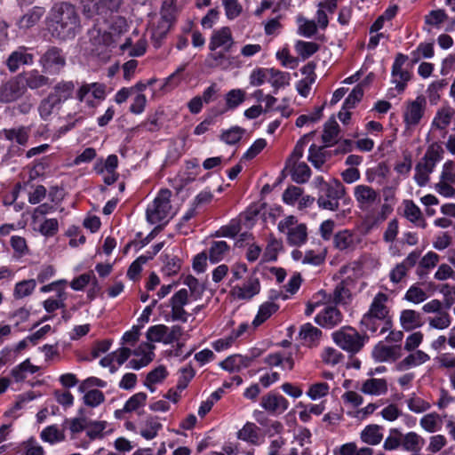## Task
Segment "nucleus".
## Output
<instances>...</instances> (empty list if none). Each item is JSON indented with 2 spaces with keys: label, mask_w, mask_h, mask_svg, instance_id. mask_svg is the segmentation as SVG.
<instances>
[{
  "label": "nucleus",
  "mask_w": 455,
  "mask_h": 455,
  "mask_svg": "<svg viewBox=\"0 0 455 455\" xmlns=\"http://www.w3.org/2000/svg\"><path fill=\"white\" fill-rule=\"evenodd\" d=\"M40 368L34 365L29 359H26L11 371V376L15 382L24 381L29 375H33L39 371Z\"/></svg>",
  "instance_id": "nucleus-40"
},
{
  "label": "nucleus",
  "mask_w": 455,
  "mask_h": 455,
  "mask_svg": "<svg viewBox=\"0 0 455 455\" xmlns=\"http://www.w3.org/2000/svg\"><path fill=\"white\" fill-rule=\"evenodd\" d=\"M122 2L123 0H84V14L88 18L99 15L106 20L113 12L119 10Z\"/></svg>",
  "instance_id": "nucleus-12"
},
{
  "label": "nucleus",
  "mask_w": 455,
  "mask_h": 455,
  "mask_svg": "<svg viewBox=\"0 0 455 455\" xmlns=\"http://www.w3.org/2000/svg\"><path fill=\"white\" fill-rule=\"evenodd\" d=\"M359 242L357 234L347 228L336 232L332 240L334 248L340 251H354Z\"/></svg>",
  "instance_id": "nucleus-21"
},
{
  "label": "nucleus",
  "mask_w": 455,
  "mask_h": 455,
  "mask_svg": "<svg viewBox=\"0 0 455 455\" xmlns=\"http://www.w3.org/2000/svg\"><path fill=\"white\" fill-rule=\"evenodd\" d=\"M237 438L252 445H259L264 440L260 428L252 422H246L237 432Z\"/></svg>",
  "instance_id": "nucleus-32"
},
{
  "label": "nucleus",
  "mask_w": 455,
  "mask_h": 455,
  "mask_svg": "<svg viewBox=\"0 0 455 455\" xmlns=\"http://www.w3.org/2000/svg\"><path fill=\"white\" fill-rule=\"evenodd\" d=\"M283 249V242L270 235L266 246L263 258L266 261H275L277 259L278 252Z\"/></svg>",
  "instance_id": "nucleus-58"
},
{
  "label": "nucleus",
  "mask_w": 455,
  "mask_h": 455,
  "mask_svg": "<svg viewBox=\"0 0 455 455\" xmlns=\"http://www.w3.org/2000/svg\"><path fill=\"white\" fill-rule=\"evenodd\" d=\"M279 307L272 301H266L261 304L258 309L257 315H255L251 325L253 328H258L268 318H270L277 310Z\"/></svg>",
  "instance_id": "nucleus-43"
},
{
  "label": "nucleus",
  "mask_w": 455,
  "mask_h": 455,
  "mask_svg": "<svg viewBox=\"0 0 455 455\" xmlns=\"http://www.w3.org/2000/svg\"><path fill=\"white\" fill-rule=\"evenodd\" d=\"M424 439L416 432H408L403 435L402 448L406 451L419 452L423 444Z\"/></svg>",
  "instance_id": "nucleus-46"
},
{
  "label": "nucleus",
  "mask_w": 455,
  "mask_h": 455,
  "mask_svg": "<svg viewBox=\"0 0 455 455\" xmlns=\"http://www.w3.org/2000/svg\"><path fill=\"white\" fill-rule=\"evenodd\" d=\"M403 360L398 362L395 369L399 371H404L411 368L419 366L430 360V356L422 350L411 351Z\"/></svg>",
  "instance_id": "nucleus-31"
},
{
  "label": "nucleus",
  "mask_w": 455,
  "mask_h": 455,
  "mask_svg": "<svg viewBox=\"0 0 455 455\" xmlns=\"http://www.w3.org/2000/svg\"><path fill=\"white\" fill-rule=\"evenodd\" d=\"M322 331L310 323L300 326L299 336L303 344L309 347H317L322 338Z\"/></svg>",
  "instance_id": "nucleus-34"
},
{
  "label": "nucleus",
  "mask_w": 455,
  "mask_h": 455,
  "mask_svg": "<svg viewBox=\"0 0 455 455\" xmlns=\"http://www.w3.org/2000/svg\"><path fill=\"white\" fill-rule=\"evenodd\" d=\"M233 44L234 40L230 28L223 27L212 33L209 43V49L214 52L218 48L222 47L224 52H229Z\"/></svg>",
  "instance_id": "nucleus-26"
},
{
  "label": "nucleus",
  "mask_w": 455,
  "mask_h": 455,
  "mask_svg": "<svg viewBox=\"0 0 455 455\" xmlns=\"http://www.w3.org/2000/svg\"><path fill=\"white\" fill-rule=\"evenodd\" d=\"M75 90L76 85L73 81L61 80L54 85L51 94L62 104L73 97Z\"/></svg>",
  "instance_id": "nucleus-41"
},
{
  "label": "nucleus",
  "mask_w": 455,
  "mask_h": 455,
  "mask_svg": "<svg viewBox=\"0 0 455 455\" xmlns=\"http://www.w3.org/2000/svg\"><path fill=\"white\" fill-rule=\"evenodd\" d=\"M260 290L261 284L259 277L251 275L242 282L231 285L229 295L236 301H249L257 296Z\"/></svg>",
  "instance_id": "nucleus-11"
},
{
  "label": "nucleus",
  "mask_w": 455,
  "mask_h": 455,
  "mask_svg": "<svg viewBox=\"0 0 455 455\" xmlns=\"http://www.w3.org/2000/svg\"><path fill=\"white\" fill-rule=\"evenodd\" d=\"M427 322L430 328L436 330H444L451 325V317L448 311L445 309V311L440 312L435 316L428 317Z\"/></svg>",
  "instance_id": "nucleus-60"
},
{
  "label": "nucleus",
  "mask_w": 455,
  "mask_h": 455,
  "mask_svg": "<svg viewBox=\"0 0 455 455\" xmlns=\"http://www.w3.org/2000/svg\"><path fill=\"white\" fill-rule=\"evenodd\" d=\"M408 60L407 55L398 52L392 65L391 82L395 84V90L398 93H403L405 91L408 83L411 80L413 76L411 71L403 68Z\"/></svg>",
  "instance_id": "nucleus-13"
},
{
  "label": "nucleus",
  "mask_w": 455,
  "mask_h": 455,
  "mask_svg": "<svg viewBox=\"0 0 455 455\" xmlns=\"http://www.w3.org/2000/svg\"><path fill=\"white\" fill-rule=\"evenodd\" d=\"M264 363L270 367H280L283 371H290L294 368V360L291 355L281 352L268 354Z\"/></svg>",
  "instance_id": "nucleus-37"
},
{
  "label": "nucleus",
  "mask_w": 455,
  "mask_h": 455,
  "mask_svg": "<svg viewBox=\"0 0 455 455\" xmlns=\"http://www.w3.org/2000/svg\"><path fill=\"white\" fill-rule=\"evenodd\" d=\"M41 439L44 442L51 444H55L64 441L65 435L56 425L46 427L40 434Z\"/></svg>",
  "instance_id": "nucleus-56"
},
{
  "label": "nucleus",
  "mask_w": 455,
  "mask_h": 455,
  "mask_svg": "<svg viewBox=\"0 0 455 455\" xmlns=\"http://www.w3.org/2000/svg\"><path fill=\"white\" fill-rule=\"evenodd\" d=\"M402 328L406 331H413L423 325L421 315L412 309H403L399 317Z\"/></svg>",
  "instance_id": "nucleus-38"
},
{
  "label": "nucleus",
  "mask_w": 455,
  "mask_h": 455,
  "mask_svg": "<svg viewBox=\"0 0 455 455\" xmlns=\"http://www.w3.org/2000/svg\"><path fill=\"white\" fill-rule=\"evenodd\" d=\"M107 387V382L97 377H89L78 386V392L83 394L84 404L90 408H96L105 402V395L98 388Z\"/></svg>",
  "instance_id": "nucleus-7"
},
{
  "label": "nucleus",
  "mask_w": 455,
  "mask_h": 455,
  "mask_svg": "<svg viewBox=\"0 0 455 455\" xmlns=\"http://www.w3.org/2000/svg\"><path fill=\"white\" fill-rule=\"evenodd\" d=\"M260 406L272 414H281L289 407L288 400L279 394H267L261 398Z\"/></svg>",
  "instance_id": "nucleus-28"
},
{
  "label": "nucleus",
  "mask_w": 455,
  "mask_h": 455,
  "mask_svg": "<svg viewBox=\"0 0 455 455\" xmlns=\"http://www.w3.org/2000/svg\"><path fill=\"white\" fill-rule=\"evenodd\" d=\"M47 30L57 41L74 39L82 30L81 16L70 2H57L51 7L45 20Z\"/></svg>",
  "instance_id": "nucleus-1"
},
{
  "label": "nucleus",
  "mask_w": 455,
  "mask_h": 455,
  "mask_svg": "<svg viewBox=\"0 0 455 455\" xmlns=\"http://www.w3.org/2000/svg\"><path fill=\"white\" fill-rule=\"evenodd\" d=\"M403 434L398 428H391L384 441L383 448L386 451H395L402 446Z\"/></svg>",
  "instance_id": "nucleus-63"
},
{
  "label": "nucleus",
  "mask_w": 455,
  "mask_h": 455,
  "mask_svg": "<svg viewBox=\"0 0 455 455\" xmlns=\"http://www.w3.org/2000/svg\"><path fill=\"white\" fill-rule=\"evenodd\" d=\"M40 63L45 71L57 75L65 67L66 58L61 49L52 46L43 54Z\"/></svg>",
  "instance_id": "nucleus-17"
},
{
  "label": "nucleus",
  "mask_w": 455,
  "mask_h": 455,
  "mask_svg": "<svg viewBox=\"0 0 455 455\" xmlns=\"http://www.w3.org/2000/svg\"><path fill=\"white\" fill-rule=\"evenodd\" d=\"M245 100V92L242 89H232L225 95L226 106L222 109H212L214 116L223 115L227 111L234 110Z\"/></svg>",
  "instance_id": "nucleus-30"
},
{
  "label": "nucleus",
  "mask_w": 455,
  "mask_h": 455,
  "mask_svg": "<svg viewBox=\"0 0 455 455\" xmlns=\"http://www.w3.org/2000/svg\"><path fill=\"white\" fill-rule=\"evenodd\" d=\"M345 195V188L342 183L333 179L330 180V186L318 191L317 205L320 209L337 211L339 206V200Z\"/></svg>",
  "instance_id": "nucleus-10"
},
{
  "label": "nucleus",
  "mask_w": 455,
  "mask_h": 455,
  "mask_svg": "<svg viewBox=\"0 0 455 455\" xmlns=\"http://www.w3.org/2000/svg\"><path fill=\"white\" fill-rule=\"evenodd\" d=\"M354 195L362 210L369 209L379 201L378 193L372 188L366 185L356 186Z\"/></svg>",
  "instance_id": "nucleus-29"
},
{
  "label": "nucleus",
  "mask_w": 455,
  "mask_h": 455,
  "mask_svg": "<svg viewBox=\"0 0 455 455\" xmlns=\"http://www.w3.org/2000/svg\"><path fill=\"white\" fill-rule=\"evenodd\" d=\"M251 359L242 355H232L220 362V366L228 372H238L250 366Z\"/></svg>",
  "instance_id": "nucleus-35"
},
{
  "label": "nucleus",
  "mask_w": 455,
  "mask_h": 455,
  "mask_svg": "<svg viewBox=\"0 0 455 455\" xmlns=\"http://www.w3.org/2000/svg\"><path fill=\"white\" fill-rule=\"evenodd\" d=\"M188 302V291L185 288H181L171 297L168 302L159 305V315L168 323L176 321L187 323L189 318V314L184 307Z\"/></svg>",
  "instance_id": "nucleus-2"
},
{
  "label": "nucleus",
  "mask_w": 455,
  "mask_h": 455,
  "mask_svg": "<svg viewBox=\"0 0 455 455\" xmlns=\"http://www.w3.org/2000/svg\"><path fill=\"white\" fill-rule=\"evenodd\" d=\"M285 169L291 175V180L297 184H304L311 177V170L305 162L285 164Z\"/></svg>",
  "instance_id": "nucleus-36"
},
{
  "label": "nucleus",
  "mask_w": 455,
  "mask_h": 455,
  "mask_svg": "<svg viewBox=\"0 0 455 455\" xmlns=\"http://www.w3.org/2000/svg\"><path fill=\"white\" fill-rule=\"evenodd\" d=\"M295 50L302 60H307L319 50V44L315 42L299 40L295 44Z\"/></svg>",
  "instance_id": "nucleus-59"
},
{
  "label": "nucleus",
  "mask_w": 455,
  "mask_h": 455,
  "mask_svg": "<svg viewBox=\"0 0 455 455\" xmlns=\"http://www.w3.org/2000/svg\"><path fill=\"white\" fill-rule=\"evenodd\" d=\"M277 229L285 235L286 242L290 246L300 247L307 241V227L299 222L297 217L290 215L278 222Z\"/></svg>",
  "instance_id": "nucleus-6"
},
{
  "label": "nucleus",
  "mask_w": 455,
  "mask_h": 455,
  "mask_svg": "<svg viewBox=\"0 0 455 455\" xmlns=\"http://www.w3.org/2000/svg\"><path fill=\"white\" fill-rule=\"evenodd\" d=\"M131 355L132 350L130 348L121 347L102 357L100 360V364L104 368H108L110 373H115L129 359Z\"/></svg>",
  "instance_id": "nucleus-20"
},
{
  "label": "nucleus",
  "mask_w": 455,
  "mask_h": 455,
  "mask_svg": "<svg viewBox=\"0 0 455 455\" xmlns=\"http://www.w3.org/2000/svg\"><path fill=\"white\" fill-rule=\"evenodd\" d=\"M427 107L426 98L418 96L414 100L408 101L403 112V119L408 126H415L419 124Z\"/></svg>",
  "instance_id": "nucleus-18"
},
{
  "label": "nucleus",
  "mask_w": 455,
  "mask_h": 455,
  "mask_svg": "<svg viewBox=\"0 0 455 455\" xmlns=\"http://www.w3.org/2000/svg\"><path fill=\"white\" fill-rule=\"evenodd\" d=\"M403 215L411 222L417 224L421 228L426 227V222L422 218L420 209L411 200H404Z\"/></svg>",
  "instance_id": "nucleus-45"
},
{
  "label": "nucleus",
  "mask_w": 455,
  "mask_h": 455,
  "mask_svg": "<svg viewBox=\"0 0 455 455\" xmlns=\"http://www.w3.org/2000/svg\"><path fill=\"white\" fill-rule=\"evenodd\" d=\"M168 376V371L164 365H158L150 371L145 379L144 385L151 392L156 391V386L162 383Z\"/></svg>",
  "instance_id": "nucleus-42"
},
{
  "label": "nucleus",
  "mask_w": 455,
  "mask_h": 455,
  "mask_svg": "<svg viewBox=\"0 0 455 455\" xmlns=\"http://www.w3.org/2000/svg\"><path fill=\"white\" fill-rule=\"evenodd\" d=\"M291 76L288 72H283L275 68H270L269 83L274 87V92L276 93L280 88L285 87L290 84Z\"/></svg>",
  "instance_id": "nucleus-55"
},
{
  "label": "nucleus",
  "mask_w": 455,
  "mask_h": 455,
  "mask_svg": "<svg viewBox=\"0 0 455 455\" xmlns=\"http://www.w3.org/2000/svg\"><path fill=\"white\" fill-rule=\"evenodd\" d=\"M167 331L168 326L164 324H156L150 326L146 333V337L148 339L147 342H149L151 344H153V342H158L166 345Z\"/></svg>",
  "instance_id": "nucleus-52"
},
{
  "label": "nucleus",
  "mask_w": 455,
  "mask_h": 455,
  "mask_svg": "<svg viewBox=\"0 0 455 455\" xmlns=\"http://www.w3.org/2000/svg\"><path fill=\"white\" fill-rule=\"evenodd\" d=\"M454 115L455 110L450 106H443L437 110L427 135V142H441L446 138L447 128Z\"/></svg>",
  "instance_id": "nucleus-9"
},
{
  "label": "nucleus",
  "mask_w": 455,
  "mask_h": 455,
  "mask_svg": "<svg viewBox=\"0 0 455 455\" xmlns=\"http://www.w3.org/2000/svg\"><path fill=\"white\" fill-rule=\"evenodd\" d=\"M26 92V85L21 77L16 76L0 85V102L11 103L21 98Z\"/></svg>",
  "instance_id": "nucleus-16"
},
{
  "label": "nucleus",
  "mask_w": 455,
  "mask_h": 455,
  "mask_svg": "<svg viewBox=\"0 0 455 455\" xmlns=\"http://www.w3.org/2000/svg\"><path fill=\"white\" fill-rule=\"evenodd\" d=\"M334 343L350 354L358 353L365 343V339L355 328L343 326L331 334Z\"/></svg>",
  "instance_id": "nucleus-8"
},
{
  "label": "nucleus",
  "mask_w": 455,
  "mask_h": 455,
  "mask_svg": "<svg viewBox=\"0 0 455 455\" xmlns=\"http://www.w3.org/2000/svg\"><path fill=\"white\" fill-rule=\"evenodd\" d=\"M428 298V294L419 283H414L407 290L403 299L413 304L424 302Z\"/></svg>",
  "instance_id": "nucleus-57"
},
{
  "label": "nucleus",
  "mask_w": 455,
  "mask_h": 455,
  "mask_svg": "<svg viewBox=\"0 0 455 455\" xmlns=\"http://www.w3.org/2000/svg\"><path fill=\"white\" fill-rule=\"evenodd\" d=\"M155 345L149 342H141L135 349L132 351L136 358L131 359L126 367L139 371L148 366L155 358Z\"/></svg>",
  "instance_id": "nucleus-15"
},
{
  "label": "nucleus",
  "mask_w": 455,
  "mask_h": 455,
  "mask_svg": "<svg viewBox=\"0 0 455 455\" xmlns=\"http://www.w3.org/2000/svg\"><path fill=\"white\" fill-rule=\"evenodd\" d=\"M118 165V159L116 155H109L105 161L99 160L94 164V170L97 173L101 174L107 172L109 176L105 179V182L108 185L114 183L117 176L115 173Z\"/></svg>",
  "instance_id": "nucleus-33"
},
{
  "label": "nucleus",
  "mask_w": 455,
  "mask_h": 455,
  "mask_svg": "<svg viewBox=\"0 0 455 455\" xmlns=\"http://www.w3.org/2000/svg\"><path fill=\"white\" fill-rule=\"evenodd\" d=\"M61 103L51 93L41 100L38 111L42 118H48L55 110L59 109Z\"/></svg>",
  "instance_id": "nucleus-54"
},
{
  "label": "nucleus",
  "mask_w": 455,
  "mask_h": 455,
  "mask_svg": "<svg viewBox=\"0 0 455 455\" xmlns=\"http://www.w3.org/2000/svg\"><path fill=\"white\" fill-rule=\"evenodd\" d=\"M36 287V279H26L15 283L13 288V298L15 299H21L30 296Z\"/></svg>",
  "instance_id": "nucleus-49"
},
{
  "label": "nucleus",
  "mask_w": 455,
  "mask_h": 455,
  "mask_svg": "<svg viewBox=\"0 0 455 455\" xmlns=\"http://www.w3.org/2000/svg\"><path fill=\"white\" fill-rule=\"evenodd\" d=\"M335 144H311L308 149V161L317 170H322L323 164L328 161L332 155L331 147Z\"/></svg>",
  "instance_id": "nucleus-22"
},
{
  "label": "nucleus",
  "mask_w": 455,
  "mask_h": 455,
  "mask_svg": "<svg viewBox=\"0 0 455 455\" xmlns=\"http://www.w3.org/2000/svg\"><path fill=\"white\" fill-rule=\"evenodd\" d=\"M229 251V245L225 241L212 242L209 249V260L212 263L221 261Z\"/></svg>",
  "instance_id": "nucleus-53"
},
{
  "label": "nucleus",
  "mask_w": 455,
  "mask_h": 455,
  "mask_svg": "<svg viewBox=\"0 0 455 455\" xmlns=\"http://www.w3.org/2000/svg\"><path fill=\"white\" fill-rule=\"evenodd\" d=\"M360 390L369 395H382L388 390L387 382L385 379L371 378L363 382Z\"/></svg>",
  "instance_id": "nucleus-39"
},
{
  "label": "nucleus",
  "mask_w": 455,
  "mask_h": 455,
  "mask_svg": "<svg viewBox=\"0 0 455 455\" xmlns=\"http://www.w3.org/2000/svg\"><path fill=\"white\" fill-rule=\"evenodd\" d=\"M106 85L101 83H84L78 88L76 99L83 104L86 114L92 115L94 109L106 99Z\"/></svg>",
  "instance_id": "nucleus-5"
},
{
  "label": "nucleus",
  "mask_w": 455,
  "mask_h": 455,
  "mask_svg": "<svg viewBox=\"0 0 455 455\" xmlns=\"http://www.w3.org/2000/svg\"><path fill=\"white\" fill-rule=\"evenodd\" d=\"M372 357L379 363H394L402 356V345H391L379 341L372 350Z\"/></svg>",
  "instance_id": "nucleus-19"
},
{
  "label": "nucleus",
  "mask_w": 455,
  "mask_h": 455,
  "mask_svg": "<svg viewBox=\"0 0 455 455\" xmlns=\"http://www.w3.org/2000/svg\"><path fill=\"white\" fill-rule=\"evenodd\" d=\"M320 356L323 363L331 366L339 364L344 358L338 349L331 347H324Z\"/></svg>",
  "instance_id": "nucleus-62"
},
{
  "label": "nucleus",
  "mask_w": 455,
  "mask_h": 455,
  "mask_svg": "<svg viewBox=\"0 0 455 455\" xmlns=\"http://www.w3.org/2000/svg\"><path fill=\"white\" fill-rule=\"evenodd\" d=\"M183 284L188 286L189 289L188 294L190 293V296L195 300L199 299L204 291V284H202L197 278L191 275H188L184 278Z\"/></svg>",
  "instance_id": "nucleus-61"
},
{
  "label": "nucleus",
  "mask_w": 455,
  "mask_h": 455,
  "mask_svg": "<svg viewBox=\"0 0 455 455\" xmlns=\"http://www.w3.org/2000/svg\"><path fill=\"white\" fill-rule=\"evenodd\" d=\"M443 153L441 144H430L424 156L415 167L414 180L419 187H424L428 183L429 175L443 159Z\"/></svg>",
  "instance_id": "nucleus-3"
},
{
  "label": "nucleus",
  "mask_w": 455,
  "mask_h": 455,
  "mask_svg": "<svg viewBox=\"0 0 455 455\" xmlns=\"http://www.w3.org/2000/svg\"><path fill=\"white\" fill-rule=\"evenodd\" d=\"M162 427L163 425L159 417L148 415L141 421H140L137 433L140 434L144 439L149 441L153 440L158 435V433Z\"/></svg>",
  "instance_id": "nucleus-25"
},
{
  "label": "nucleus",
  "mask_w": 455,
  "mask_h": 455,
  "mask_svg": "<svg viewBox=\"0 0 455 455\" xmlns=\"http://www.w3.org/2000/svg\"><path fill=\"white\" fill-rule=\"evenodd\" d=\"M419 425L426 432L435 433L442 429L443 420L439 414L431 412L420 419Z\"/></svg>",
  "instance_id": "nucleus-47"
},
{
  "label": "nucleus",
  "mask_w": 455,
  "mask_h": 455,
  "mask_svg": "<svg viewBox=\"0 0 455 455\" xmlns=\"http://www.w3.org/2000/svg\"><path fill=\"white\" fill-rule=\"evenodd\" d=\"M172 192L167 188L161 189L146 210L147 220L153 225L167 221L172 218Z\"/></svg>",
  "instance_id": "nucleus-4"
},
{
  "label": "nucleus",
  "mask_w": 455,
  "mask_h": 455,
  "mask_svg": "<svg viewBox=\"0 0 455 455\" xmlns=\"http://www.w3.org/2000/svg\"><path fill=\"white\" fill-rule=\"evenodd\" d=\"M408 409L414 413H422L427 411L431 405L425 399L418 396L415 394H412L406 400Z\"/></svg>",
  "instance_id": "nucleus-64"
},
{
  "label": "nucleus",
  "mask_w": 455,
  "mask_h": 455,
  "mask_svg": "<svg viewBox=\"0 0 455 455\" xmlns=\"http://www.w3.org/2000/svg\"><path fill=\"white\" fill-rule=\"evenodd\" d=\"M24 84L26 88L36 90L50 84V78L40 74L38 70L33 69L27 73Z\"/></svg>",
  "instance_id": "nucleus-50"
},
{
  "label": "nucleus",
  "mask_w": 455,
  "mask_h": 455,
  "mask_svg": "<svg viewBox=\"0 0 455 455\" xmlns=\"http://www.w3.org/2000/svg\"><path fill=\"white\" fill-rule=\"evenodd\" d=\"M44 12L45 9L44 7L34 6L20 19V28L28 29L34 27L38 23Z\"/></svg>",
  "instance_id": "nucleus-44"
},
{
  "label": "nucleus",
  "mask_w": 455,
  "mask_h": 455,
  "mask_svg": "<svg viewBox=\"0 0 455 455\" xmlns=\"http://www.w3.org/2000/svg\"><path fill=\"white\" fill-rule=\"evenodd\" d=\"M360 325L363 332L370 333L372 336H379L392 329L393 320L380 318L366 312L361 318Z\"/></svg>",
  "instance_id": "nucleus-14"
},
{
  "label": "nucleus",
  "mask_w": 455,
  "mask_h": 455,
  "mask_svg": "<svg viewBox=\"0 0 455 455\" xmlns=\"http://www.w3.org/2000/svg\"><path fill=\"white\" fill-rule=\"evenodd\" d=\"M389 302L390 299L388 295L379 291L373 297L367 313L380 318L393 320Z\"/></svg>",
  "instance_id": "nucleus-23"
},
{
  "label": "nucleus",
  "mask_w": 455,
  "mask_h": 455,
  "mask_svg": "<svg viewBox=\"0 0 455 455\" xmlns=\"http://www.w3.org/2000/svg\"><path fill=\"white\" fill-rule=\"evenodd\" d=\"M382 439L381 427L378 425H369L361 433V440L370 445H377Z\"/></svg>",
  "instance_id": "nucleus-48"
},
{
  "label": "nucleus",
  "mask_w": 455,
  "mask_h": 455,
  "mask_svg": "<svg viewBox=\"0 0 455 455\" xmlns=\"http://www.w3.org/2000/svg\"><path fill=\"white\" fill-rule=\"evenodd\" d=\"M30 127L20 126L19 128L4 129L0 134H4V138L7 140H16V142H27L29 138Z\"/></svg>",
  "instance_id": "nucleus-51"
},
{
  "label": "nucleus",
  "mask_w": 455,
  "mask_h": 455,
  "mask_svg": "<svg viewBox=\"0 0 455 455\" xmlns=\"http://www.w3.org/2000/svg\"><path fill=\"white\" fill-rule=\"evenodd\" d=\"M342 318L341 312L336 307L328 306L315 315V321L323 328L331 329L340 323Z\"/></svg>",
  "instance_id": "nucleus-27"
},
{
  "label": "nucleus",
  "mask_w": 455,
  "mask_h": 455,
  "mask_svg": "<svg viewBox=\"0 0 455 455\" xmlns=\"http://www.w3.org/2000/svg\"><path fill=\"white\" fill-rule=\"evenodd\" d=\"M34 63V55L28 52L25 46H20L13 51L5 61V65L10 72H16L21 65H32Z\"/></svg>",
  "instance_id": "nucleus-24"
}]
</instances>
